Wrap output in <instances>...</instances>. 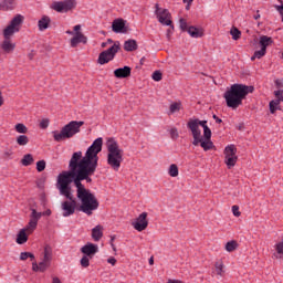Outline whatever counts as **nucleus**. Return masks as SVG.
Here are the masks:
<instances>
[{"label":"nucleus","instance_id":"aec40b11","mask_svg":"<svg viewBox=\"0 0 283 283\" xmlns=\"http://www.w3.org/2000/svg\"><path fill=\"white\" fill-rule=\"evenodd\" d=\"M120 50V42H114L107 50L104 52L106 54H109L113 59L118 54V51Z\"/></svg>","mask_w":283,"mask_h":283},{"label":"nucleus","instance_id":"79ce46f5","mask_svg":"<svg viewBox=\"0 0 283 283\" xmlns=\"http://www.w3.org/2000/svg\"><path fill=\"white\" fill-rule=\"evenodd\" d=\"M36 170L38 171H45V160H39L36 163Z\"/></svg>","mask_w":283,"mask_h":283},{"label":"nucleus","instance_id":"4be33fe9","mask_svg":"<svg viewBox=\"0 0 283 283\" xmlns=\"http://www.w3.org/2000/svg\"><path fill=\"white\" fill-rule=\"evenodd\" d=\"M235 154H238V148H235V145H229L224 148L226 158H238Z\"/></svg>","mask_w":283,"mask_h":283},{"label":"nucleus","instance_id":"423d86ee","mask_svg":"<svg viewBox=\"0 0 283 283\" xmlns=\"http://www.w3.org/2000/svg\"><path fill=\"white\" fill-rule=\"evenodd\" d=\"M188 129H190L192 134V145L195 147H198V143H200V136H202V130H200V127H203L206 129L207 126V120H200V119H190L187 123Z\"/></svg>","mask_w":283,"mask_h":283},{"label":"nucleus","instance_id":"8fccbe9b","mask_svg":"<svg viewBox=\"0 0 283 283\" xmlns=\"http://www.w3.org/2000/svg\"><path fill=\"white\" fill-rule=\"evenodd\" d=\"M108 45H114V40L107 39L106 42H102L101 48H107Z\"/></svg>","mask_w":283,"mask_h":283},{"label":"nucleus","instance_id":"de8ad7c7","mask_svg":"<svg viewBox=\"0 0 283 283\" xmlns=\"http://www.w3.org/2000/svg\"><path fill=\"white\" fill-rule=\"evenodd\" d=\"M232 213L235 216V218H240L241 212H240V207L239 206H232Z\"/></svg>","mask_w":283,"mask_h":283},{"label":"nucleus","instance_id":"c03bdc74","mask_svg":"<svg viewBox=\"0 0 283 283\" xmlns=\"http://www.w3.org/2000/svg\"><path fill=\"white\" fill-rule=\"evenodd\" d=\"M48 127H50V119L44 118L40 122V128L41 129H48Z\"/></svg>","mask_w":283,"mask_h":283},{"label":"nucleus","instance_id":"69168bd1","mask_svg":"<svg viewBox=\"0 0 283 283\" xmlns=\"http://www.w3.org/2000/svg\"><path fill=\"white\" fill-rule=\"evenodd\" d=\"M1 105H3V93H1V91H0V107H1Z\"/></svg>","mask_w":283,"mask_h":283},{"label":"nucleus","instance_id":"a211bd4d","mask_svg":"<svg viewBox=\"0 0 283 283\" xmlns=\"http://www.w3.org/2000/svg\"><path fill=\"white\" fill-rule=\"evenodd\" d=\"M198 145L202 147L203 151H209L210 149H213V142L211 139L207 140L202 137V135L199 136Z\"/></svg>","mask_w":283,"mask_h":283},{"label":"nucleus","instance_id":"c85d7f7f","mask_svg":"<svg viewBox=\"0 0 283 283\" xmlns=\"http://www.w3.org/2000/svg\"><path fill=\"white\" fill-rule=\"evenodd\" d=\"M33 163H34V157L32 156V154H27L21 159V165H23V167H30V165H32Z\"/></svg>","mask_w":283,"mask_h":283},{"label":"nucleus","instance_id":"4d7b16f0","mask_svg":"<svg viewBox=\"0 0 283 283\" xmlns=\"http://www.w3.org/2000/svg\"><path fill=\"white\" fill-rule=\"evenodd\" d=\"M115 240H116V237L111 238V247H112L113 251H116V245H114Z\"/></svg>","mask_w":283,"mask_h":283},{"label":"nucleus","instance_id":"4c0bfd02","mask_svg":"<svg viewBox=\"0 0 283 283\" xmlns=\"http://www.w3.org/2000/svg\"><path fill=\"white\" fill-rule=\"evenodd\" d=\"M203 140H211V128H209V126H206V128H203Z\"/></svg>","mask_w":283,"mask_h":283},{"label":"nucleus","instance_id":"c9c22d12","mask_svg":"<svg viewBox=\"0 0 283 283\" xmlns=\"http://www.w3.org/2000/svg\"><path fill=\"white\" fill-rule=\"evenodd\" d=\"M182 106V104L175 102L170 105L169 107V113L170 114H176V112H180V107Z\"/></svg>","mask_w":283,"mask_h":283},{"label":"nucleus","instance_id":"cd10ccee","mask_svg":"<svg viewBox=\"0 0 283 283\" xmlns=\"http://www.w3.org/2000/svg\"><path fill=\"white\" fill-rule=\"evenodd\" d=\"M17 6V0H3L0 4V8L3 10H14Z\"/></svg>","mask_w":283,"mask_h":283},{"label":"nucleus","instance_id":"f3484780","mask_svg":"<svg viewBox=\"0 0 283 283\" xmlns=\"http://www.w3.org/2000/svg\"><path fill=\"white\" fill-rule=\"evenodd\" d=\"M124 50L125 52H136L138 50V42L134 39L126 40L124 42Z\"/></svg>","mask_w":283,"mask_h":283},{"label":"nucleus","instance_id":"ea45409f","mask_svg":"<svg viewBox=\"0 0 283 283\" xmlns=\"http://www.w3.org/2000/svg\"><path fill=\"white\" fill-rule=\"evenodd\" d=\"M39 269H40V272L41 273H44V271L50 266V263L48 261H41L39 264H38Z\"/></svg>","mask_w":283,"mask_h":283},{"label":"nucleus","instance_id":"9d476101","mask_svg":"<svg viewBox=\"0 0 283 283\" xmlns=\"http://www.w3.org/2000/svg\"><path fill=\"white\" fill-rule=\"evenodd\" d=\"M52 10H55V12H70V10H74L76 8V1L75 0H64V1H57L53 2L51 6Z\"/></svg>","mask_w":283,"mask_h":283},{"label":"nucleus","instance_id":"20e7f679","mask_svg":"<svg viewBox=\"0 0 283 283\" xmlns=\"http://www.w3.org/2000/svg\"><path fill=\"white\" fill-rule=\"evenodd\" d=\"M84 125L85 122L71 120L69 124L62 127L61 132H52L53 140H55V143H63V140H70V138H74L76 134L81 133V127H83Z\"/></svg>","mask_w":283,"mask_h":283},{"label":"nucleus","instance_id":"37998d69","mask_svg":"<svg viewBox=\"0 0 283 283\" xmlns=\"http://www.w3.org/2000/svg\"><path fill=\"white\" fill-rule=\"evenodd\" d=\"M231 36H240L242 34V31L235 27H232L230 30Z\"/></svg>","mask_w":283,"mask_h":283},{"label":"nucleus","instance_id":"72a5a7b5","mask_svg":"<svg viewBox=\"0 0 283 283\" xmlns=\"http://www.w3.org/2000/svg\"><path fill=\"white\" fill-rule=\"evenodd\" d=\"M92 260V256L83 255L82 259L80 260V264L83 269H87L90 266V261Z\"/></svg>","mask_w":283,"mask_h":283},{"label":"nucleus","instance_id":"a18cd8bd","mask_svg":"<svg viewBox=\"0 0 283 283\" xmlns=\"http://www.w3.org/2000/svg\"><path fill=\"white\" fill-rule=\"evenodd\" d=\"M274 95L276 96V101H279V105H280V102L282 101L283 103V90H279V91H275L274 92Z\"/></svg>","mask_w":283,"mask_h":283},{"label":"nucleus","instance_id":"603ef678","mask_svg":"<svg viewBox=\"0 0 283 283\" xmlns=\"http://www.w3.org/2000/svg\"><path fill=\"white\" fill-rule=\"evenodd\" d=\"M108 264H112V266H116V258L111 256L107 259Z\"/></svg>","mask_w":283,"mask_h":283},{"label":"nucleus","instance_id":"0e129e2a","mask_svg":"<svg viewBox=\"0 0 283 283\" xmlns=\"http://www.w3.org/2000/svg\"><path fill=\"white\" fill-rule=\"evenodd\" d=\"M184 3H187L186 10H191V2H189V1H184Z\"/></svg>","mask_w":283,"mask_h":283},{"label":"nucleus","instance_id":"e2e57ef3","mask_svg":"<svg viewBox=\"0 0 283 283\" xmlns=\"http://www.w3.org/2000/svg\"><path fill=\"white\" fill-rule=\"evenodd\" d=\"M52 283H63V282H61V279H59L57 276H54Z\"/></svg>","mask_w":283,"mask_h":283},{"label":"nucleus","instance_id":"e433bc0d","mask_svg":"<svg viewBox=\"0 0 283 283\" xmlns=\"http://www.w3.org/2000/svg\"><path fill=\"white\" fill-rule=\"evenodd\" d=\"M15 132H18V134H25L28 132V127L24 124H17Z\"/></svg>","mask_w":283,"mask_h":283},{"label":"nucleus","instance_id":"393cba45","mask_svg":"<svg viewBox=\"0 0 283 283\" xmlns=\"http://www.w3.org/2000/svg\"><path fill=\"white\" fill-rule=\"evenodd\" d=\"M214 273L220 277L224 276V263L222 261H217L214 263Z\"/></svg>","mask_w":283,"mask_h":283},{"label":"nucleus","instance_id":"dca6fc26","mask_svg":"<svg viewBox=\"0 0 283 283\" xmlns=\"http://www.w3.org/2000/svg\"><path fill=\"white\" fill-rule=\"evenodd\" d=\"M114 76L116 78H129V76H132V67L124 66V67L116 69L114 71Z\"/></svg>","mask_w":283,"mask_h":283},{"label":"nucleus","instance_id":"bf43d9fd","mask_svg":"<svg viewBox=\"0 0 283 283\" xmlns=\"http://www.w3.org/2000/svg\"><path fill=\"white\" fill-rule=\"evenodd\" d=\"M42 216H52V210L48 209L44 212H41Z\"/></svg>","mask_w":283,"mask_h":283},{"label":"nucleus","instance_id":"338daca9","mask_svg":"<svg viewBox=\"0 0 283 283\" xmlns=\"http://www.w3.org/2000/svg\"><path fill=\"white\" fill-rule=\"evenodd\" d=\"M29 258H30V260H31V261H34V260H35L34 254H33V253H31V252H29Z\"/></svg>","mask_w":283,"mask_h":283},{"label":"nucleus","instance_id":"6e6d98bb","mask_svg":"<svg viewBox=\"0 0 283 283\" xmlns=\"http://www.w3.org/2000/svg\"><path fill=\"white\" fill-rule=\"evenodd\" d=\"M32 271H34L35 273L40 271L39 264L36 262L32 263Z\"/></svg>","mask_w":283,"mask_h":283},{"label":"nucleus","instance_id":"0eeeda50","mask_svg":"<svg viewBox=\"0 0 283 283\" xmlns=\"http://www.w3.org/2000/svg\"><path fill=\"white\" fill-rule=\"evenodd\" d=\"M155 14L161 25H169L170 28H174V21H171V12H169L168 9H163L158 3H156Z\"/></svg>","mask_w":283,"mask_h":283},{"label":"nucleus","instance_id":"6ab92c4d","mask_svg":"<svg viewBox=\"0 0 283 283\" xmlns=\"http://www.w3.org/2000/svg\"><path fill=\"white\" fill-rule=\"evenodd\" d=\"M92 238L94 242L101 241V238H103V226L98 224L92 229Z\"/></svg>","mask_w":283,"mask_h":283},{"label":"nucleus","instance_id":"c756f323","mask_svg":"<svg viewBox=\"0 0 283 283\" xmlns=\"http://www.w3.org/2000/svg\"><path fill=\"white\" fill-rule=\"evenodd\" d=\"M15 142L20 147H25L30 143V138L27 135H20L17 137Z\"/></svg>","mask_w":283,"mask_h":283},{"label":"nucleus","instance_id":"473e14b6","mask_svg":"<svg viewBox=\"0 0 283 283\" xmlns=\"http://www.w3.org/2000/svg\"><path fill=\"white\" fill-rule=\"evenodd\" d=\"M235 249H238V241H229L226 244V251H228V253H232V251H235Z\"/></svg>","mask_w":283,"mask_h":283},{"label":"nucleus","instance_id":"3c124183","mask_svg":"<svg viewBox=\"0 0 283 283\" xmlns=\"http://www.w3.org/2000/svg\"><path fill=\"white\" fill-rule=\"evenodd\" d=\"M29 253H30V252H21V253H20V260H22V261L28 260Z\"/></svg>","mask_w":283,"mask_h":283},{"label":"nucleus","instance_id":"ddd939ff","mask_svg":"<svg viewBox=\"0 0 283 283\" xmlns=\"http://www.w3.org/2000/svg\"><path fill=\"white\" fill-rule=\"evenodd\" d=\"M133 227L136 231H145L147 227H149V221L147 220V212H142L135 222H133Z\"/></svg>","mask_w":283,"mask_h":283},{"label":"nucleus","instance_id":"2f4dec72","mask_svg":"<svg viewBox=\"0 0 283 283\" xmlns=\"http://www.w3.org/2000/svg\"><path fill=\"white\" fill-rule=\"evenodd\" d=\"M224 163L228 169L235 167V163H238V157H224Z\"/></svg>","mask_w":283,"mask_h":283},{"label":"nucleus","instance_id":"4468645a","mask_svg":"<svg viewBox=\"0 0 283 283\" xmlns=\"http://www.w3.org/2000/svg\"><path fill=\"white\" fill-rule=\"evenodd\" d=\"M0 48L4 54H12L17 49V43L10 39V36H4V40L0 44Z\"/></svg>","mask_w":283,"mask_h":283},{"label":"nucleus","instance_id":"f704fd0d","mask_svg":"<svg viewBox=\"0 0 283 283\" xmlns=\"http://www.w3.org/2000/svg\"><path fill=\"white\" fill-rule=\"evenodd\" d=\"M168 174L171 176V178L178 177V166L176 164H171Z\"/></svg>","mask_w":283,"mask_h":283},{"label":"nucleus","instance_id":"a878e982","mask_svg":"<svg viewBox=\"0 0 283 283\" xmlns=\"http://www.w3.org/2000/svg\"><path fill=\"white\" fill-rule=\"evenodd\" d=\"M25 229H21L18 233V237H17V244H25V242H28V234L25 233Z\"/></svg>","mask_w":283,"mask_h":283},{"label":"nucleus","instance_id":"09e8293b","mask_svg":"<svg viewBox=\"0 0 283 283\" xmlns=\"http://www.w3.org/2000/svg\"><path fill=\"white\" fill-rule=\"evenodd\" d=\"M275 250L279 253V255H283V242L276 243Z\"/></svg>","mask_w":283,"mask_h":283},{"label":"nucleus","instance_id":"58836bf2","mask_svg":"<svg viewBox=\"0 0 283 283\" xmlns=\"http://www.w3.org/2000/svg\"><path fill=\"white\" fill-rule=\"evenodd\" d=\"M153 81H156L157 83L163 81V72L155 71L151 75Z\"/></svg>","mask_w":283,"mask_h":283},{"label":"nucleus","instance_id":"7c9ffc66","mask_svg":"<svg viewBox=\"0 0 283 283\" xmlns=\"http://www.w3.org/2000/svg\"><path fill=\"white\" fill-rule=\"evenodd\" d=\"M269 106H270V114H275V112L280 109V99H272Z\"/></svg>","mask_w":283,"mask_h":283},{"label":"nucleus","instance_id":"f257e3e1","mask_svg":"<svg viewBox=\"0 0 283 283\" xmlns=\"http://www.w3.org/2000/svg\"><path fill=\"white\" fill-rule=\"evenodd\" d=\"M102 151L103 139L99 137L87 148L84 156L81 150L73 153L69 161V170L59 174L56 189H59L61 196L70 200L62 202L64 218L74 216L76 211V199L72 193V182L74 187H76V196L81 202L78 211H82L86 216H92L94 211L98 209L101 205L98 199L92 193V190L85 188L83 180L92 182V176H94L96 169H98V154Z\"/></svg>","mask_w":283,"mask_h":283},{"label":"nucleus","instance_id":"39448f33","mask_svg":"<svg viewBox=\"0 0 283 283\" xmlns=\"http://www.w3.org/2000/svg\"><path fill=\"white\" fill-rule=\"evenodd\" d=\"M250 43L253 50H255L254 54L251 56V61H255V59L266 56V48L273 44V40L269 36H255Z\"/></svg>","mask_w":283,"mask_h":283},{"label":"nucleus","instance_id":"412c9836","mask_svg":"<svg viewBox=\"0 0 283 283\" xmlns=\"http://www.w3.org/2000/svg\"><path fill=\"white\" fill-rule=\"evenodd\" d=\"M109 61H114V57L107 54L105 51L101 52L97 59V63L99 65H105L109 63Z\"/></svg>","mask_w":283,"mask_h":283},{"label":"nucleus","instance_id":"49530a36","mask_svg":"<svg viewBox=\"0 0 283 283\" xmlns=\"http://www.w3.org/2000/svg\"><path fill=\"white\" fill-rule=\"evenodd\" d=\"M178 136H179L178 128H171L170 129V138H172V140H176V139H178Z\"/></svg>","mask_w":283,"mask_h":283},{"label":"nucleus","instance_id":"5fc2aeb1","mask_svg":"<svg viewBox=\"0 0 283 283\" xmlns=\"http://www.w3.org/2000/svg\"><path fill=\"white\" fill-rule=\"evenodd\" d=\"M274 83H275V86H276L279 90L283 87V81H282V80H275Z\"/></svg>","mask_w":283,"mask_h":283},{"label":"nucleus","instance_id":"a19ab883","mask_svg":"<svg viewBox=\"0 0 283 283\" xmlns=\"http://www.w3.org/2000/svg\"><path fill=\"white\" fill-rule=\"evenodd\" d=\"M73 36H85L83 34V32H81V24H76L74 28H73Z\"/></svg>","mask_w":283,"mask_h":283},{"label":"nucleus","instance_id":"680f3d73","mask_svg":"<svg viewBox=\"0 0 283 283\" xmlns=\"http://www.w3.org/2000/svg\"><path fill=\"white\" fill-rule=\"evenodd\" d=\"M28 59L30 61H32V59H34V51H31L29 54H28Z\"/></svg>","mask_w":283,"mask_h":283},{"label":"nucleus","instance_id":"774afa93","mask_svg":"<svg viewBox=\"0 0 283 283\" xmlns=\"http://www.w3.org/2000/svg\"><path fill=\"white\" fill-rule=\"evenodd\" d=\"M65 34H70L71 36H74V31L67 30V31L65 32Z\"/></svg>","mask_w":283,"mask_h":283},{"label":"nucleus","instance_id":"13d9d810","mask_svg":"<svg viewBox=\"0 0 283 283\" xmlns=\"http://www.w3.org/2000/svg\"><path fill=\"white\" fill-rule=\"evenodd\" d=\"M213 120H216V123L220 124L222 123V119L220 117H218L217 115L212 116Z\"/></svg>","mask_w":283,"mask_h":283},{"label":"nucleus","instance_id":"9b49d317","mask_svg":"<svg viewBox=\"0 0 283 283\" xmlns=\"http://www.w3.org/2000/svg\"><path fill=\"white\" fill-rule=\"evenodd\" d=\"M112 30L116 34H129V32H132L127 20H124L123 18H118L113 21Z\"/></svg>","mask_w":283,"mask_h":283},{"label":"nucleus","instance_id":"bb28decb","mask_svg":"<svg viewBox=\"0 0 283 283\" xmlns=\"http://www.w3.org/2000/svg\"><path fill=\"white\" fill-rule=\"evenodd\" d=\"M44 262H48L49 264H51L52 262V247L50 245H45L44 247V252H43V259Z\"/></svg>","mask_w":283,"mask_h":283},{"label":"nucleus","instance_id":"2eb2a0df","mask_svg":"<svg viewBox=\"0 0 283 283\" xmlns=\"http://www.w3.org/2000/svg\"><path fill=\"white\" fill-rule=\"evenodd\" d=\"M81 253L88 258H94L98 253V245L87 242L84 247L81 248Z\"/></svg>","mask_w":283,"mask_h":283},{"label":"nucleus","instance_id":"052dcab7","mask_svg":"<svg viewBox=\"0 0 283 283\" xmlns=\"http://www.w3.org/2000/svg\"><path fill=\"white\" fill-rule=\"evenodd\" d=\"M167 283H182V281L169 279V280L167 281Z\"/></svg>","mask_w":283,"mask_h":283},{"label":"nucleus","instance_id":"7ed1b4c3","mask_svg":"<svg viewBox=\"0 0 283 283\" xmlns=\"http://www.w3.org/2000/svg\"><path fill=\"white\" fill-rule=\"evenodd\" d=\"M107 148V165L111 166V169L114 171H118L120 169V165L123 164V149L118 146V142L114 138H108L106 142Z\"/></svg>","mask_w":283,"mask_h":283},{"label":"nucleus","instance_id":"1a4fd4ad","mask_svg":"<svg viewBox=\"0 0 283 283\" xmlns=\"http://www.w3.org/2000/svg\"><path fill=\"white\" fill-rule=\"evenodd\" d=\"M179 28L182 32H188L190 36H205V29L201 27H188L185 18L179 19Z\"/></svg>","mask_w":283,"mask_h":283},{"label":"nucleus","instance_id":"f8f14e48","mask_svg":"<svg viewBox=\"0 0 283 283\" xmlns=\"http://www.w3.org/2000/svg\"><path fill=\"white\" fill-rule=\"evenodd\" d=\"M42 216L43 214L41 212H38L36 209L31 210V216H30L31 219L27 224V227L24 228L25 231H28V233H32L36 229L39 224V220H41Z\"/></svg>","mask_w":283,"mask_h":283},{"label":"nucleus","instance_id":"b1692460","mask_svg":"<svg viewBox=\"0 0 283 283\" xmlns=\"http://www.w3.org/2000/svg\"><path fill=\"white\" fill-rule=\"evenodd\" d=\"M80 43H87V36H73L71 39V48H77Z\"/></svg>","mask_w":283,"mask_h":283},{"label":"nucleus","instance_id":"864d4df0","mask_svg":"<svg viewBox=\"0 0 283 283\" xmlns=\"http://www.w3.org/2000/svg\"><path fill=\"white\" fill-rule=\"evenodd\" d=\"M275 9H276L277 12L281 14V17H282V22H283V4H281V6H275Z\"/></svg>","mask_w":283,"mask_h":283},{"label":"nucleus","instance_id":"f03ea898","mask_svg":"<svg viewBox=\"0 0 283 283\" xmlns=\"http://www.w3.org/2000/svg\"><path fill=\"white\" fill-rule=\"evenodd\" d=\"M253 92H255V87L253 86L233 84L230 90L224 93L223 98H226L228 107H231V109H238V107L242 105V101H244L249 94H253Z\"/></svg>","mask_w":283,"mask_h":283},{"label":"nucleus","instance_id":"5701e85b","mask_svg":"<svg viewBox=\"0 0 283 283\" xmlns=\"http://www.w3.org/2000/svg\"><path fill=\"white\" fill-rule=\"evenodd\" d=\"M50 17L48 15H43L41 18V20H39L38 22V28L41 32H43V30H48V28H50Z\"/></svg>","mask_w":283,"mask_h":283},{"label":"nucleus","instance_id":"6e6552de","mask_svg":"<svg viewBox=\"0 0 283 283\" xmlns=\"http://www.w3.org/2000/svg\"><path fill=\"white\" fill-rule=\"evenodd\" d=\"M23 15L17 14L10 22V24L3 30V36H12L15 32L21 30L23 23Z\"/></svg>","mask_w":283,"mask_h":283}]
</instances>
